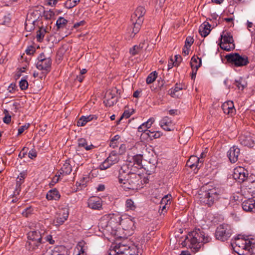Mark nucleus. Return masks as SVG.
<instances>
[{"label": "nucleus", "mask_w": 255, "mask_h": 255, "mask_svg": "<svg viewBox=\"0 0 255 255\" xmlns=\"http://www.w3.org/2000/svg\"><path fill=\"white\" fill-rule=\"evenodd\" d=\"M119 182L125 190H136L142 187V179L139 174L131 172L126 165L119 170Z\"/></svg>", "instance_id": "obj_1"}, {"label": "nucleus", "mask_w": 255, "mask_h": 255, "mask_svg": "<svg viewBox=\"0 0 255 255\" xmlns=\"http://www.w3.org/2000/svg\"><path fill=\"white\" fill-rule=\"evenodd\" d=\"M222 193L223 191L218 188L203 186L195 195V198L201 203L211 207L220 198Z\"/></svg>", "instance_id": "obj_2"}, {"label": "nucleus", "mask_w": 255, "mask_h": 255, "mask_svg": "<svg viewBox=\"0 0 255 255\" xmlns=\"http://www.w3.org/2000/svg\"><path fill=\"white\" fill-rule=\"evenodd\" d=\"M120 219V217L114 214H108L103 216L98 224L99 230L107 234L116 236Z\"/></svg>", "instance_id": "obj_3"}, {"label": "nucleus", "mask_w": 255, "mask_h": 255, "mask_svg": "<svg viewBox=\"0 0 255 255\" xmlns=\"http://www.w3.org/2000/svg\"><path fill=\"white\" fill-rule=\"evenodd\" d=\"M44 231H32L27 234L26 247L28 251L38 252L42 248V238Z\"/></svg>", "instance_id": "obj_4"}, {"label": "nucleus", "mask_w": 255, "mask_h": 255, "mask_svg": "<svg viewBox=\"0 0 255 255\" xmlns=\"http://www.w3.org/2000/svg\"><path fill=\"white\" fill-rule=\"evenodd\" d=\"M138 254L139 249L136 246L120 243L110 251L109 255H138Z\"/></svg>", "instance_id": "obj_5"}, {"label": "nucleus", "mask_w": 255, "mask_h": 255, "mask_svg": "<svg viewBox=\"0 0 255 255\" xmlns=\"http://www.w3.org/2000/svg\"><path fill=\"white\" fill-rule=\"evenodd\" d=\"M210 240L200 229L195 228L192 231V253L198 252L203 244L209 242Z\"/></svg>", "instance_id": "obj_6"}, {"label": "nucleus", "mask_w": 255, "mask_h": 255, "mask_svg": "<svg viewBox=\"0 0 255 255\" xmlns=\"http://www.w3.org/2000/svg\"><path fill=\"white\" fill-rule=\"evenodd\" d=\"M225 58L228 62L237 67L245 66L249 63L247 56H242L237 53L228 54Z\"/></svg>", "instance_id": "obj_7"}, {"label": "nucleus", "mask_w": 255, "mask_h": 255, "mask_svg": "<svg viewBox=\"0 0 255 255\" xmlns=\"http://www.w3.org/2000/svg\"><path fill=\"white\" fill-rule=\"evenodd\" d=\"M235 244L239 247L248 251L251 255L255 254V239L253 238L236 240Z\"/></svg>", "instance_id": "obj_8"}, {"label": "nucleus", "mask_w": 255, "mask_h": 255, "mask_svg": "<svg viewBox=\"0 0 255 255\" xmlns=\"http://www.w3.org/2000/svg\"><path fill=\"white\" fill-rule=\"evenodd\" d=\"M232 234L231 227L227 224L219 226L216 231L215 235L217 239L222 241L228 240Z\"/></svg>", "instance_id": "obj_9"}, {"label": "nucleus", "mask_w": 255, "mask_h": 255, "mask_svg": "<svg viewBox=\"0 0 255 255\" xmlns=\"http://www.w3.org/2000/svg\"><path fill=\"white\" fill-rule=\"evenodd\" d=\"M221 37L220 46L222 49L229 51L235 48L234 40L230 33L223 32Z\"/></svg>", "instance_id": "obj_10"}, {"label": "nucleus", "mask_w": 255, "mask_h": 255, "mask_svg": "<svg viewBox=\"0 0 255 255\" xmlns=\"http://www.w3.org/2000/svg\"><path fill=\"white\" fill-rule=\"evenodd\" d=\"M248 175L247 170L243 167L239 166L234 169L233 177L238 182L242 183L247 180Z\"/></svg>", "instance_id": "obj_11"}, {"label": "nucleus", "mask_w": 255, "mask_h": 255, "mask_svg": "<svg viewBox=\"0 0 255 255\" xmlns=\"http://www.w3.org/2000/svg\"><path fill=\"white\" fill-rule=\"evenodd\" d=\"M240 143L244 146L253 147L255 145L253 135L248 132L244 131L239 137Z\"/></svg>", "instance_id": "obj_12"}, {"label": "nucleus", "mask_w": 255, "mask_h": 255, "mask_svg": "<svg viewBox=\"0 0 255 255\" xmlns=\"http://www.w3.org/2000/svg\"><path fill=\"white\" fill-rule=\"evenodd\" d=\"M69 216V210L67 208H62L57 213L53 220V224L56 226L62 225L67 220Z\"/></svg>", "instance_id": "obj_13"}, {"label": "nucleus", "mask_w": 255, "mask_h": 255, "mask_svg": "<svg viewBox=\"0 0 255 255\" xmlns=\"http://www.w3.org/2000/svg\"><path fill=\"white\" fill-rule=\"evenodd\" d=\"M51 65V60L49 58H47L42 61H38L36 67L38 69L42 70V74L45 76L50 71Z\"/></svg>", "instance_id": "obj_14"}, {"label": "nucleus", "mask_w": 255, "mask_h": 255, "mask_svg": "<svg viewBox=\"0 0 255 255\" xmlns=\"http://www.w3.org/2000/svg\"><path fill=\"white\" fill-rule=\"evenodd\" d=\"M240 154V149L236 146L231 147L227 152V155L231 163H235L238 160Z\"/></svg>", "instance_id": "obj_15"}, {"label": "nucleus", "mask_w": 255, "mask_h": 255, "mask_svg": "<svg viewBox=\"0 0 255 255\" xmlns=\"http://www.w3.org/2000/svg\"><path fill=\"white\" fill-rule=\"evenodd\" d=\"M222 109L225 114L230 116H233L235 114L236 109L232 101H229L223 103L222 106Z\"/></svg>", "instance_id": "obj_16"}, {"label": "nucleus", "mask_w": 255, "mask_h": 255, "mask_svg": "<svg viewBox=\"0 0 255 255\" xmlns=\"http://www.w3.org/2000/svg\"><path fill=\"white\" fill-rule=\"evenodd\" d=\"M117 102V98L112 91H108L106 93L104 103L107 107H111Z\"/></svg>", "instance_id": "obj_17"}, {"label": "nucleus", "mask_w": 255, "mask_h": 255, "mask_svg": "<svg viewBox=\"0 0 255 255\" xmlns=\"http://www.w3.org/2000/svg\"><path fill=\"white\" fill-rule=\"evenodd\" d=\"M88 247L83 241L79 242L74 249L73 255H87Z\"/></svg>", "instance_id": "obj_18"}, {"label": "nucleus", "mask_w": 255, "mask_h": 255, "mask_svg": "<svg viewBox=\"0 0 255 255\" xmlns=\"http://www.w3.org/2000/svg\"><path fill=\"white\" fill-rule=\"evenodd\" d=\"M88 206L94 210H100L102 206V200L96 197H92L88 200Z\"/></svg>", "instance_id": "obj_19"}, {"label": "nucleus", "mask_w": 255, "mask_h": 255, "mask_svg": "<svg viewBox=\"0 0 255 255\" xmlns=\"http://www.w3.org/2000/svg\"><path fill=\"white\" fill-rule=\"evenodd\" d=\"M120 224L125 230H132L134 228V222L130 218L122 219Z\"/></svg>", "instance_id": "obj_20"}, {"label": "nucleus", "mask_w": 255, "mask_h": 255, "mask_svg": "<svg viewBox=\"0 0 255 255\" xmlns=\"http://www.w3.org/2000/svg\"><path fill=\"white\" fill-rule=\"evenodd\" d=\"M192 79L195 77L196 71L201 66L202 61L201 58L196 56H193L192 58Z\"/></svg>", "instance_id": "obj_21"}, {"label": "nucleus", "mask_w": 255, "mask_h": 255, "mask_svg": "<svg viewBox=\"0 0 255 255\" xmlns=\"http://www.w3.org/2000/svg\"><path fill=\"white\" fill-rule=\"evenodd\" d=\"M243 209L247 212H252L255 209V200L249 199L244 201L242 203Z\"/></svg>", "instance_id": "obj_22"}, {"label": "nucleus", "mask_w": 255, "mask_h": 255, "mask_svg": "<svg viewBox=\"0 0 255 255\" xmlns=\"http://www.w3.org/2000/svg\"><path fill=\"white\" fill-rule=\"evenodd\" d=\"M161 127L165 130L171 131L173 130V125L171 120L167 117L162 119L160 123Z\"/></svg>", "instance_id": "obj_23"}, {"label": "nucleus", "mask_w": 255, "mask_h": 255, "mask_svg": "<svg viewBox=\"0 0 255 255\" xmlns=\"http://www.w3.org/2000/svg\"><path fill=\"white\" fill-rule=\"evenodd\" d=\"M145 13V8L142 6L138 7L134 11V13L131 16V19L134 20L143 19L142 17Z\"/></svg>", "instance_id": "obj_24"}, {"label": "nucleus", "mask_w": 255, "mask_h": 255, "mask_svg": "<svg viewBox=\"0 0 255 255\" xmlns=\"http://www.w3.org/2000/svg\"><path fill=\"white\" fill-rule=\"evenodd\" d=\"M24 179L25 174L23 173H20L17 177L16 180V188L14 192V195L15 196L19 195L21 190V185L24 182Z\"/></svg>", "instance_id": "obj_25"}, {"label": "nucleus", "mask_w": 255, "mask_h": 255, "mask_svg": "<svg viewBox=\"0 0 255 255\" xmlns=\"http://www.w3.org/2000/svg\"><path fill=\"white\" fill-rule=\"evenodd\" d=\"M94 119H96L97 117L93 115L87 116H82L78 121L77 125L78 127H82L85 126L88 122H90Z\"/></svg>", "instance_id": "obj_26"}, {"label": "nucleus", "mask_w": 255, "mask_h": 255, "mask_svg": "<svg viewBox=\"0 0 255 255\" xmlns=\"http://www.w3.org/2000/svg\"><path fill=\"white\" fill-rule=\"evenodd\" d=\"M191 46V37L188 36L186 38L185 45L182 49V55L186 56L189 55Z\"/></svg>", "instance_id": "obj_27"}, {"label": "nucleus", "mask_w": 255, "mask_h": 255, "mask_svg": "<svg viewBox=\"0 0 255 255\" xmlns=\"http://www.w3.org/2000/svg\"><path fill=\"white\" fill-rule=\"evenodd\" d=\"M211 25L208 23H204L199 28V32L203 37L207 36L211 31Z\"/></svg>", "instance_id": "obj_28"}, {"label": "nucleus", "mask_w": 255, "mask_h": 255, "mask_svg": "<svg viewBox=\"0 0 255 255\" xmlns=\"http://www.w3.org/2000/svg\"><path fill=\"white\" fill-rule=\"evenodd\" d=\"M60 198L59 192L56 189L51 190L46 194V198L49 200H57Z\"/></svg>", "instance_id": "obj_29"}, {"label": "nucleus", "mask_w": 255, "mask_h": 255, "mask_svg": "<svg viewBox=\"0 0 255 255\" xmlns=\"http://www.w3.org/2000/svg\"><path fill=\"white\" fill-rule=\"evenodd\" d=\"M168 202H170V197L168 195H165L161 199L159 206V213H162L164 210H166Z\"/></svg>", "instance_id": "obj_30"}, {"label": "nucleus", "mask_w": 255, "mask_h": 255, "mask_svg": "<svg viewBox=\"0 0 255 255\" xmlns=\"http://www.w3.org/2000/svg\"><path fill=\"white\" fill-rule=\"evenodd\" d=\"M144 43H140L138 45H134L132 48L130 49V53L134 56L136 54H139L143 51Z\"/></svg>", "instance_id": "obj_31"}, {"label": "nucleus", "mask_w": 255, "mask_h": 255, "mask_svg": "<svg viewBox=\"0 0 255 255\" xmlns=\"http://www.w3.org/2000/svg\"><path fill=\"white\" fill-rule=\"evenodd\" d=\"M107 159L110 162V164L113 165L119 161L120 157L119 155L115 151H113Z\"/></svg>", "instance_id": "obj_32"}, {"label": "nucleus", "mask_w": 255, "mask_h": 255, "mask_svg": "<svg viewBox=\"0 0 255 255\" xmlns=\"http://www.w3.org/2000/svg\"><path fill=\"white\" fill-rule=\"evenodd\" d=\"M78 142L79 147L83 148L86 150H90L94 147L92 144H88L87 140L85 138H80L78 139Z\"/></svg>", "instance_id": "obj_33"}, {"label": "nucleus", "mask_w": 255, "mask_h": 255, "mask_svg": "<svg viewBox=\"0 0 255 255\" xmlns=\"http://www.w3.org/2000/svg\"><path fill=\"white\" fill-rule=\"evenodd\" d=\"M72 171V167L70 165V163L66 161L63 164L62 167L61 168L60 173L65 174H69Z\"/></svg>", "instance_id": "obj_34"}, {"label": "nucleus", "mask_w": 255, "mask_h": 255, "mask_svg": "<svg viewBox=\"0 0 255 255\" xmlns=\"http://www.w3.org/2000/svg\"><path fill=\"white\" fill-rule=\"evenodd\" d=\"M234 85L239 90L242 91L247 86V83L244 79L240 78L238 80H236L235 81Z\"/></svg>", "instance_id": "obj_35"}, {"label": "nucleus", "mask_w": 255, "mask_h": 255, "mask_svg": "<svg viewBox=\"0 0 255 255\" xmlns=\"http://www.w3.org/2000/svg\"><path fill=\"white\" fill-rule=\"evenodd\" d=\"M134 21L135 22H133V27H132V33L130 35L131 37H133L135 34L139 31L140 28V25L143 21V19H139V21H137V20Z\"/></svg>", "instance_id": "obj_36"}, {"label": "nucleus", "mask_w": 255, "mask_h": 255, "mask_svg": "<svg viewBox=\"0 0 255 255\" xmlns=\"http://www.w3.org/2000/svg\"><path fill=\"white\" fill-rule=\"evenodd\" d=\"M199 160H200V158L199 157H198L196 156H194L192 155V161H194L195 162V163H192V169L193 168H195L194 169V172L195 173H197V171H198L199 168H200Z\"/></svg>", "instance_id": "obj_37"}, {"label": "nucleus", "mask_w": 255, "mask_h": 255, "mask_svg": "<svg viewBox=\"0 0 255 255\" xmlns=\"http://www.w3.org/2000/svg\"><path fill=\"white\" fill-rule=\"evenodd\" d=\"M68 21L63 17H60L56 21V25L58 29L63 28L65 26Z\"/></svg>", "instance_id": "obj_38"}, {"label": "nucleus", "mask_w": 255, "mask_h": 255, "mask_svg": "<svg viewBox=\"0 0 255 255\" xmlns=\"http://www.w3.org/2000/svg\"><path fill=\"white\" fill-rule=\"evenodd\" d=\"M120 138V136L119 135H116L110 141V146L111 147L115 148L118 147L119 145V140Z\"/></svg>", "instance_id": "obj_39"}, {"label": "nucleus", "mask_w": 255, "mask_h": 255, "mask_svg": "<svg viewBox=\"0 0 255 255\" xmlns=\"http://www.w3.org/2000/svg\"><path fill=\"white\" fill-rule=\"evenodd\" d=\"M46 32V31L44 28H39V29L37 31L36 34V37L38 41H41L42 40Z\"/></svg>", "instance_id": "obj_40"}, {"label": "nucleus", "mask_w": 255, "mask_h": 255, "mask_svg": "<svg viewBox=\"0 0 255 255\" xmlns=\"http://www.w3.org/2000/svg\"><path fill=\"white\" fill-rule=\"evenodd\" d=\"M126 207L128 210H134L136 208L134 202L130 199L127 200L126 202Z\"/></svg>", "instance_id": "obj_41"}, {"label": "nucleus", "mask_w": 255, "mask_h": 255, "mask_svg": "<svg viewBox=\"0 0 255 255\" xmlns=\"http://www.w3.org/2000/svg\"><path fill=\"white\" fill-rule=\"evenodd\" d=\"M89 181V177L88 175H84L77 183L81 187H85L87 183Z\"/></svg>", "instance_id": "obj_42"}, {"label": "nucleus", "mask_w": 255, "mask_h": 255, "mask_svg": "<svg viewBox=\"0 0 255 255\" xmlns=\"http://www.w3.org/2000/svg\"><path fill=\"white\" fill-rule=\"evenodd\" d=\"M156 78V72L151 73L146 78V83L148 84L152 83Z\"/></svg>", "instance_id": "obj_43"}, {"label": "nucleus", "mask_w": 255, "mask_h": 255, "mask_svg": "<svg viewBox=\"0 0 255 255\" xmlns=\"http://www.w3.org/2000/svg\"><path fill=\"white\" fill-rule=\"evenodd\" d=\"M112 164H110V162L108 161V159H106L100 165V169L101 170H106L109 168L111 166H112Z\"/></svg>", "instance_id": "obj_44"}, {"label": "nucleus", "mask_w": 255, "mask_h": 255, "mask_svg": "<svg viewBox=\"0 0 255 255\" xmlns=\"http://www.w3.org/2000/svg\"><path fill=\"white\" fill-rule=\"evenodd\" d=\"M19 87L22 90H25L28 88V84L25 79H22L19 81Z\"/></svg>", "instance_id": "obj_45"}, {"label": "nucleus", "mask_w": 255, "mask_h": 255, "mask_svg": "<svg viewBox=\"0 0 255 255\" xmlns=\"http://www.w3.org/2000/svg\"><path fill=\"white\" fill-rule=\"evenodd\" d=\"M76 5L73 0H67L65 3V6L67 8H71Z\"/></svg>", "instance_id": "obj_46"}, {"label": "nucleus", "mask_w": 255, "mask_h": 255, "mask_svg": "<svg viewBox=\"0 0 255 255\" xmlns=\"http://www.w3.org/2000/svg\"><path fill=\"white\" fill-rule=\"evenodd\" d=\"M33 209L31 207L26 208L22 212V214L25 217H28L32 212Z\"/></svg>", "instance_id": "obj_47"}, {"label": "nucleus", "mask_w": 255, "mask_h": 255, "mask_svg": "<svg viewBox=\"0 0 255 255\" xmlns=\"http://www.w3.org/2000/svg\"><path fill=\"white\" fill-rule=\"evenodd\" d=\"M132 113H130L128 111H125L124 113H123V115L121 116L120 119L118 121H117V124H118L120 121L122 120V119L124 118H125L126 119H128L131 115Z\"/></svg>", "instance_id": "obj_48"}, {"label": "nucleus", "mask_w": 255, "mask_h": 255, "mask_svg": "<svg viewBox=\"0 0 255 255\" xmlns=\"http://www.w3.org/2000/svg\"><path fill=\"white\" fill-rule=\"evenodd\" d=\"M173 58L174 61L175 62V66H178L179 63L182 61V57L180 55H176Z\"/></svg>", "instance_id": "obj_49"}, {"label": "nucleus", "mask_w": 255, "mask_h": 255, "mask_svg": "<svg viewBox=\"0 0 255 255\" xmlns=\"http://www.w3.org/2000/svg\"><path fill=\"white\" fill-rule=\"evenodd\" d=\"M168 94L170 95L172 97L175 98H179L180 95L179 93L175 92V91L172 90V89H171L168 91Z\"/></svg>", "instance_id": "obj_50"}, {"label": "nucleus", "mask_w": 255, "mask_h": 255, "mask_svg": "<svg viewBox=\"0 0 255 255\" xmlns=\"http://www.w3.org/2000/svg\"><path fill=\"white\" fill-rule=\"evenodd\" d=\"M126 149H127V147H126V144H122L120 145L118 154L119 155H122V154H124L126 151Z\"/></svg>", "instance_id": "obj_51"}, {"label": "nucleus", "mask_w": 255, "mask_h": 255, "mask_svg": "<svg viewBox=\"0 0 255 255\" xmlns=\"http://www.w3.org/2000/svg\"><path fill=\"white\" fill-rule=\"evenodd\" d=\"M174 66H175V62L174 61V59L172 56H171L170 60L168 61V70L171 69Z\"/></svg>", "instance_id": "obj_52"}, {"label": "nucleus", "mask_w": 255, "mask_h": 255, "mask_svg": "<svg viewBox=\"0 0 255 255\" xmlns=\"http://www.w3.org/2000/svg\"><path fill=\"white\" fill-rule=\"evenodd\" d=\"M54 15V13L52 11L49 10L44 13V16L46 19H50Z\"/></svg>", "instance_id": "obj_53"}, {"label": "nucleus", "mask_w": 255, "mask_h": 255, "mask_svg": "<svg viewBox=\"0 0 255 255\" xmlns=\"http://www.w3.org/2000/svg\"><path fill=\"white\" fill-rule=\"evenodd\" d=\"M154 122V119L153 118H150L146 122L143 124L146 126V128L148 129L150 128Z\"/></svg>", "instance_id": "obj_54"}, {"label": "nucleus", "mask_w": 255, "mask_h": 255, "mask_svg": "<svg viewBox=\"0 0 255 255\" xmlns=\"http://www.w3.org/2000/svg\"><path fill=\"white\" fill-rule=\"evenodd\" d=\"M147 130H148L147 128H146V126L144 125V124H142L138 128V131L139 132H143L144 134L145 133V131Z\"/></svg>", "instance_id": "obj_55"}, {"label": "nucleus", "mask_w": 255, "mask_h": 255, "mask_svg": "<svg viewBox=\"0 0 255 255\" xmlns=\"http://www.w3.org/2000/svg\"><path fill=\"white\" fill-rule=\"evenodd\" d=\"M35 52V49L33 46H29L25 50V52L27 54L31 55Z\"/></svg>", "instance_id": "obj_56"}, {"label": "nucleus", "mask_w": 255, "mask_h": 255, "mask_svg": "<svg viewBox=\"0 0 255 255\" xmlns=\"http://www.w3.org/2000/svg\"><path fill=\"white\" fill-rule=\"evenodd\" d=\"M28 127H29L28 125H25L20 127L18 129V134L19 135V134H21L25 129L28 128Z\"/></svg>", "instance_id": "obj_57"}, {"label": "nucleus", "mask_w": 255, "mask_h": 255, "mask_svg": "<svg viewBox=\"0 0 255 255\" xmlns=\"http://www.w3.org/2000/svg\"><path fill=\"white\" fill-rule=\"evenodd\" d=\"M16 88L15 84L11 83L8 87L7 90L10 93H13Z\"/></svg>", "instance_id": "obj_58"}, {"label": "nucleus", "mask_w": 255, "mask_h": 255, "mask_svg": "<svg viewBox=\"0 0 255 255\" xmlns=\"http://www.w3.org/2000/svg\"><path fill=\"white\" fill-rule=\"evenodd\" d=\"M133 160L134 161L136 162V163L138 165H140L142 162L141 156H135L133 158Z\"/></svg>", "instance_id": "obj_59"}, {"label": "nucleus", "mask_w": 255, "mask_h": 255, "mask_svg": "<svg viewBox=\"0 0 255 255\" xmlns=\"http://www.w3.org/2000/svg\"><path fill=\"white\" fill-rule=\"evenodd\" d=\"M36 156V152L34 150H31L28 153V157L31 159L35 158Z\"/></svg>", "instance_id": "obj_60"}, {"label": "nucleus", "mask_w": 255, "mask_h": 255, "mask_svg": "<svg viewBox=\"0 0 255 255\" xmlns=\"http://www.w3.org/2000/svg\"><path fill=\"white\" fill-rule=\"evenodd\" d=\"M60 176V175H55V176L53 178L51 183H50L52 185L58 182L59 179V177Z\"/></svg>", "instance_id": "obj_61"}, {"label": "nucleus", "mask_w": 255, "mask_h": 255, "mask_svg": "<svg viewBox=\"0 0 255 255\" xmlns=\"http://www.w3.org/2000/svg\"><path fill=\"white\" fill-rule=\"evenodd\" d=\"M3 121L6 124H9L11 121V116L9 115H5L3 118Z\"/></svg>", "instance_id": "obj_62"}, {"label": "nucleus", "mask_w": 255, "mask_h": 255, "mask_svg": "<svg viewBox=\"0 0 255 255\" xmlns=\"http://www.w3.org/2000/svg\"><path fill=\"white\" fill-rule=\"evenodd\" d=\"M145 135H146L151 139L154 138V131H151L150 130H147L145 131Z\"/></svg>", "instance_id": "obj_63"}, {"label": "nucleus", "mask_w": 255, "mask_h": 255, "mask_svg": "<svg viewBox=\"0 0 255 255\" xmlns=\"http://www.w3.org/2000/svg\"><path fill=\"white\" fill-rule=\"evenodd\" d=\"M84 23H85V21H84V20L80 21V22L75 23L73 25V27L75 28H77L79 26H80L81 25H83L84 24Z\"/></svg>", "instance_id": "obj_64"}]
</instances>
